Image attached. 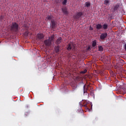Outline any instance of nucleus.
I'll use <instances>...</instances> for the list:
<instances>
[{"mask_svg": "<svg viewBox=\"0 0 126 126\" xmlns=\"http://www.w3.org/2000/svg\"><path fill=\"white\" fill-rule=\"evenodd\" d=\"M10 31L12 32H18L19 31V25L16 22H12L10 26Z\"/></svg>", "mask_w": 126, "mask_h": 126, "instance_id": "1", "label": "nucleus"}, {"mask_svg": "<svg viewBox=\"0 0 126 126\" xmlns=\"http://www.w3.org/2000/svg\"><path fill=\"white\" fill-rule=\"evenodd\" d=\"M54 38H55V35H53L49 37V38L46 39L44 41V44L46 47H50L52 45V42L54 41Z\"/></svg>", "mask_w": 126, "mask_h": 126, "instance_id": "2", "label": "nucleus"}, {"mask_svg": "<svg viewBox=\"0 0 126 126\" xmlns=\"http://www.w3.org/2000/svg\"><path fill=\"white\" fill-rule=\"evenodd\" d=\"M108 37V33L107 32L102 33L100 36L99 41H104L106 38Z\"/></svg>", "mask_w": 126, "mask_h": 126, "instance_id": "3", "label": "nucleus"}, {"mask_svg": "<svg viewBox=\"0 0 126 126\" xmlns=\"http://www.w3.org/2000/svg\"><path fill=\"white\" fill-rule=\"evenodd\" d=\"M51 27L52 29H55L57 27V22L55 19H52L51 21Z\"/></svg>", "mask_w": 126, "mask_h": 126, "instance_id": "4", "label": "nucleus"}, {"mask_svg": "<svg viewBox=\"0 0 126 126\" xmlns=\"http://www.w3.org/2000/svg\"><path fill=\"white\" fill-rule=\"evenodd\" d=\"M83 15V12H78L74 16L75 19H79Z\"/></svg>", "mask_w": 126, "mask_h": 126, "instance_id": "5", "label": "nucleus"}, {"mask_svg": "<svg viewBox=\"0 0 126 126\" xmlns=\"http://www.w3.org/2000/svg\"><path fill=\"white\" fill-rule=\"evenodd\" d=\"M62 12H63V14L65 15H67L68 14V11H67V8L66 7H64L62 8Z\"/></svg>", "mask_w": 126, "mask_h": 126, "instance_id": "6", "label": "nucleus"}, {"mask_svg": "<svg viewBox=\"0 0 126 126\" xmlns=\"http://www.w3.org/2000/svg\"><path fill=\"white\" fill-rule=\"evenodd\" d=\"M45 35L43 33H38L37 35V37L39 40H42V39H44Z\"/></svg>", "mask_w": 126, "mask_h": 126, "instance_id": "7", "label": "nucleus"}, {"mask_svg": "<svg viewBox=\"0 0 126 126\" xmlns=\"http://www.w3.org/2000/svg\"><path fill=\"white\" fill-rule=\"evenodd\" d=\"M62 42H63V38L61 37H60L57 39L56 44V45H60Z\"/></svg>", "mask_w": 126, "mask_h": 126, "instance_id": "8", "label": "nucleus"}, {"mask_svg": "<svg viewBox=\"0 0 126 126\" xmlns=\"http://www.w3.org/2000/svg\"><path fill=\"white\" fill-rule=\"evenodd\" d=\"M54 49H55V52L56 53V54H59V53H60V46L59 45L55 46Z\"/></svg>", "mask_w": 126, "mask_h": 126, "instance_id": "9", "label": "nucleus"}, {"mask_svg": "<svg viewBox=\"0 0 126 126\" xmlns=\"http://www.w3.org/2000/svg\"><path fill=\"white\" fill-rule=\"evenodd\" d=\"M92 46L93 48H95L97 46V40H94L92 41Z\"/></svg>", "mask_w": 126, "mask_h": 126, "instance_id": "10", "label": "nucleus"}, {"mask_svg": "<svg viewBox=\"0 0 126 126\" xmlns=\"http://www.w3.org/2000/svg\"><path fill=\"white\" fill-rule=\"evenodd\" d=\"M72 49V46H71V44H68L67 46V50L69 52V51H71V49Z\"/></svg>", "mask_w": 126, "mask_h": 126, "instance_id": "11", "label": "nucleus"}, {"mask_svg": "<svg viewBox=\"0 0 126 126\" xmlns=\"http://www.w3.org/2000/svg\"><path fill=\"white\" fill-rule=\"evenodd\" d=\"M102 26L100 24H97L96 25V29L99 30V29H102Z\"/></svg>", "mask_w": 126, "mask_h": 126, "instance_id": "12", "label": "nucleus"}, {"mask_svg": "<svg viewBox=\"0 0 126 126\" xmlns=\"http://www.w3.org/2000/svg\"><path fill=\"white\" fill-rule=\"evenodd\" d=\"M107 29H108V24H103V25L102 26V29L103 30H107Z\"/></svg>", "mask_w": 126, "mask_h": 126, "instance_id": "13", "label": "nucleus"}, {"mask_svg": "<svg viewBox=\"0 0 126 126\" xmlns=\"http://www.w3.org/2000/svg\"><path fill=\"white\" fill-rule=\"evenodd\" d=\"M71 87H72V89H73V90H75V89L76 88H77V85L75 84L72 85Z\"/></svg>", "mask_w": 126, "mask_h": 126, "instance_id": "14", "label": "nucleus"}, {"mask_svg": "<svg viewBox=\"0 0 126 126\" xmlns=\"http://www.w3.org/2000/svg\"><path fill=\"white\" fill-rule=\"evenodd\" d=\"M98 51L99 52H103V51H104V48H103V47H102V46H98Z\"/></svg>", "mask_w": 126, "mask_h": 126, "instance_id": "15", "label": "nucleus"}, {"mask_svg": "<svg viewBox=\"0 0 126 126\" xmlns=\"http://www.w3.org/2000/svg\"><path fill=\"white\" fill-rule=\"evenodd\" d=\"M118 8H119V5H116L114 6V7L113 9L114 11H117V10H118Z\"/></svg>", "mask_w": 126, "mask_h": 126, "instance_id": "16", "label": "nucleus"}, {"mask_svg": "<svg viewBox=\"0 0 126 126\" xmlns=\"http://www.w3.org/2000/svg\"><path fill=\"white\" fill-rule=\"evenodd\" d=\"M67 2V0H63L62 3L63 5H66Z\"/></svg>", "mask_w": 126, "mask_h": 126, "instance_id": "17", "label": "nucleus"}, {"mask_svg": "<svg viewBox=\"0 0 126 126\" xmlns=\"http://www.w3.org/2000/svg\"><path fill=\"white\" fill-rule=\"evenodd\" d=\"M83 90H84V94H85V93H87V89L85 88V85L83 87Z\"/></svg>", "mask_w": 126, "mask_h": 126, "instance_id": "18", "label": "nucleus"}, {"mask_svg": "<svg viewBox=\"0 0 126 126\" xmlns=\"http://www.w3.org/2000/svg\"><path fill=\"white\" fill-rule=\"evenodd\" d=\"M86 6L87 7H89V6H90V2H87L86 3Z\"/></svg>", "mask_w": 126, "mask_h": 126, "instance_id": "19", "label": "nucleus"}, {"mask_svg": "<svg viewBox=\"0 0 126 126\" xmlns=\"http://www.w3.org/2000/svg\"><path fill=\"white\" fill-rule=\"evenodd\" d=\"M46 19L47 20H52V16H47V17H46Z\"/></svg>", "mask_w": 126, "mask_h": 126, "instance_id": "20", "label": "nucleus"}, {"mask_svg": "<svg viewBox=\"0 0 126 126\" xmlns=\"http://www.w3.org/2000/svg\"><path fill=\"white\" fill-rule=\"evenodd\" d=\"M109 1H110L109 0H105L104 3H105L106 4H108V3H109Z\"/></svg>", "mask_w": 126, "mask_h": 126, "instance_id": "21", "label": "nucleus"}, {"mask_svg": "<svg viewBox=\"0 0 126 126\" xmlns=\"http://www.w3.org/2000/svg\"><path fill=\"white\" fill-rule=\"evenodd\" d=\"M87 72V70L85 69L84 71H81V73H86Z\"/></svg>", "mask_w": 126, "mask_h": 126, "instance_id": "22", "label": "nucleus"}, {"mask_svg": "<svg viewBox=\"0 0 126 126\" xmlns=\"http://www.w3.org/2000/svg\"><path fill=\"white\" fill-rule=\"evenodd\" d=\"M3 18H4V16L3 15H1L0 16V20H2V19H3Z\"/></svg>", "mask_w": 126, "mask_h": 126, "instance_id": "23", "label": "nucleus"}, {"mask_svg": "<svg viewBox=\"0 0 126 126\" xmlns=\"http://www.w3.org/2000/svg\"><path fill=\"white\" fill-rule=\"evenodd\" d=\"M81 107H86V108H87V103H86L84 105H81Z\"/></svg>", "mask_w": 126, "mask_h": 126, "instance_id": "24", "label": "nucleus"}, {"mask_svg": "<svg viewBox=\"0 0 126 126\" xmlns=\"http://www.w3.org/2000/svg\"><path fill=\"white\" fill-rule=\"evenodd\" d=\"M91 50V47L90 46H88V47H87V50H88V51H89V50Z\"/></svg>", "mask_w": 126, "mask_h": 126, "instance_id": "25", "label": "nucleus"}, {"mask_svg": "<svg viewBox=\"0 0 126 126\" xmlns=\"http://www.w3.org/2000/svg\"><path fill=\"white\" fill-rule=\"evenodd\" d=\"M72 51H74L75 50V47L73 46V48H72Z\"/></svg>", "mask_w": 126, "mask_h": 126, "instance_id": "26", "label": "nucleus"}, {"mask_svg": "<svg viewBox=\"0 0 126 126\" xmlns=\"http://www.w3.org/2000/svg\"><path fill=\"white\" fill-rule=\"evenodd\" d=\"M90 30H93V28H92V27H90Z\"/></svg>", "mask_w": 126, "mask_h": 126, "instance_id": "27", "label": "nucleus"}, {"mask_svg": "<svg viewBox=\"0 0 126 126\" xmlns=\"http://www.w3.org/2000/svg\"><path fill=\"white\" fill-rule=\"evenodd\" d=\"M87 110H90L89 108H87Z\"/></svg>", "mask_w": 126, "mask_h": 126, "instance_id": "28", "label": "nucleus"}]
</instances>
